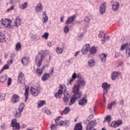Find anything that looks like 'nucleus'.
<instances>
[{
  "instance_id": "nucleus-1",
  "label": "nucleus",
  "mask_w": 130,
  "mask_h": 130,
  "mask_svg": "<svg viewBox=\"0 0 130 130\" xmlns=\"http://www.w3.org/2000/svg\"><path fill=\"white\" fill-rule=\"evenodd\" d=\"M76 78L78 79L77 83V84H75L73 87V91L74 94L71 98L70 101L69 103V106L74 104L76 101H77V99H79L82 97V91H80V89L81 88H83V87L86 86V81H85L84 78L82 77V75L80 73L77 74L76 73L73 74L72 78L70 80H68V85H72V83L75 81Z\"/></svg>"
},
{
  "instance_id": "nucleus-2",
  "label": "nucleus",
  "mask_w": 130,
  "mask_h": 130,
  "mask_svg": "<svg viewBox=\"0 0 130 130\" xmlns=\"http://www.w3.org/2000/svg\"><path fill=\"white\" fill-rule=\"evenodd\" d=\"M45 58V53H44V51H42L38 53L36 57V62L38 68H40V67H41V64H42V61H43V59Z\"/></svg>"
},
{
  "instance_id": "nucleus-3",
  "label": "nucleus",
  "mask_w": 130,
  "mask_h": 130,
  "mask_svg": "<svg viewBox=\"0 0 130 130\" xmlns=\"http://www.w3.org/2000/svg\"><path fill=\"white\" fill-rule=\"evenodd\" d=\"M12 24V20L9 19H2L0 22V28H7L8 29H11V25Z\"/></svg>"
},
{
  "instance_id": "nucleus-4",
  "label": "nucleus",
  "mask_w": 130,
  "mask_h": 130,
  "mask_svg": "<svg viewBox=\"0 0 130 130\" xmlns=\"http://www.w3.org/2000/svg\"><path fill=\"white\" fill-rule=\"evenodd\" d=\"M30 92L32 96H38L39 93L41 92V87L39 86L30 88Z\"/></svg>"
},
{
  "instance_id": "nucleus-5",
  "label": "nucleus",
  "mask_w": 130,
  "mask_h": 130,
  "mask_svg": "<svg viewBox=\"0 0 130 130\" xmlns=\"http://www.w3.org/2000/svg\"><path fill=\"white\" fill-rule=\"evenodd\" d=\"M96 120H93L90 121L86 125V130H96L94 128L95 127V125H96Z\"/></svg>"
},
{
  "instance_id": "nucleus-6",
  "label": "nucleus",
  "mask_w": 130,
  "mask_h": 130,
  "mask_svg": "<svg viewBox=\"0 0 130 130\" xmlns=\"http://www.w3.org/2000/svg\"><path fill=\"white\" fill-rule=\"evenodd\" d=\"M102 87L104 89L103 95H107V92H108V89H110V84H108L107 82L102 83Z\"/></svg>"
},
{
  "instance_id": "nucleus-7",
  "label": "nucleus",
  "mask_w": 130,
  "mask_h": 130,
  "mask_svg": "<svg viewBox=\"0 0 130 130\" xmlns=\"http://www.w3.org/2000/svg\"><path fill=\"white\" fill-rule=\"evenodd\" d=\"M121 124H122V120L118 119V120L112 122L110 126L111 127H117V126H119Z\"/></svg>"
},
{
  "instance_id": "nucleus-8",
  "label": "nucleus",
  "mask_w": 130,
  "mask_h": 130,
  "mask_svg": "<svg viewBox=\"0 0 130 130\" xmlns=\"http://www.w3.org/2000/svg\"><path fill=\"white\" fill-rule=\"evenodd\" d=\"M11 126L14 128H15V129L19 130L20 128V123H19L17 122V119H14L12 120Z\"/></svg>"
},
{
  "instance_id": "nucleus-9",
  "label": "nucleus",
  "mask_w": 130,
  "mask_h": 130,
  "mask_svg": "<svg viewBox=\"0 0 130 130\" xmlns=\"http://www.w3.org/2000/svg\"><path fill=\"white\" fill-rule=\"evenodd\" d=\"M18 82L20 84H23L25 83V75L24 73L20 72L18 76Z\"/></svg>"
},
{
  "instance_id": "nucleus-10",
  "label": "nucleus",
  "mask_w": 130,
  "mask_h": 130,
  "mask_svg": "<svg viewBox=\"0 0 130 130\" xmlns=\"http://www.w3.org/2000/svg\"><path fill=\"white\" fill-rule=\"evenodd\" d=\"M86 98H87L86 95H85L84 98H81L78 102L79 105H81V106H85V105L88 103V100H87Z\"/></svg>"
},
{
  "instance_id": "nucleus-11",
  "label": "nucleus",
  "mask_w": 130,
  "mask_h": 130,
  "mask_svg": "<svg viewBox=\"0 0 130 130\" xmlns=\"http://www.w3.org/2000/svg\"><path fill=\"white\" fill-rule=\"evenodd\" d=\"M106 2H104L101 5L100 7V13L101 15H103L105 13L106 11Z\"/></svg>"
},
{
  "instance_id": "nucleus-12",
  "label": "nucleus",
  "mask_w": 130,
  "mask_h": 130,
  "mask_svg": "<svg viewBox=\"0 0 130 130\" xmlns=\"http://www.w3.org/2000/svg\"><path fill=\"white\" fill-rule=\"evenodd\" d=\"M63 95V101H64V103H68V102H69V99H70V94L67 89L64 90Z\"/></svg>"
},
{
  "instance_id": "nucleus-13",
  "label": "nucleus",
  "mask_w": 130,
  "mask_h": 130,
  "mask_svg": "<svg viewBox=\"0 0 130 130\" xmlns=\"http://www.w3.org/2000/svg\"><path fill=\"white\" fill-rule=\"evenodd\" d=\"M89 50H90V44L85 45L81 50L82 54H84V55L87 54Z\"/></svg>"
},
{
  "instance_id": "nucleus-14",
  "label": "nucleus",
  "mask_w": 130,
  "mask_h": 130,
  "mask_svg": "<svg viewBox=\"0 0 130 130\" xmlns=\"http://www.w3.org/2000/svg\"><path fill=\"white\" fill-rule=\"evenodd\" d=\"M76 18H77V16H76V15H73L72 16H70L66 20V24H73V23L75 22Z\"/></svg>"
},
{
  "instance_id": "nucleus-15",
  "label": "nucleus",
  "mask_w": 130,
  "mask_h": 130,
  "mask_svg": "<svg viewBox=\"0 0 130 130\" xmlns=\"http://www.w3.org/2000/svg\"><path fill=\"white\" fill-rule=\"evenodd\" d=\"M119 9V3L117 2H115L113 3L112 5V9L114 12H116Z\"/></svg>"
},
{
  "instance_id": "nucleus-16",
  "label": "nucleus",
  "mask_w": 130,
  "mask_h": 130,
  "mask_svg": "<svg viewBox=\"0 0 130 130\" xmlns=\"http://www.w3.org/2000/svg\"><path fill=\"white\" fill-rule=\"evenodd\" d=\"M43 10V6H42V4H41V3L38 4L36 6V13H40V12H42Z\"/></svg>"
},
{
  "instance_id": "nucleus-17",
  "label": "nucleus",
  "mask_w": 130,
  "mask_h": 130,
  "mask_svg": "<svg viewBox=\"0 0 130 130\" xmlns=\"http://www.w3.org/2000/svg\"><path fill=\"white\" fill-rule=\"evenodd\" d=\"M89 51L90 54H92V55H94V54H96V53H97V47L95 46H92L89 48Z\"/></svg>"
},
{
  "instance_id": "nucleus-18",
  "label": "nucleus",
  "mask_w": 130,
  "mask_h": 130,
  "mask_svg": "<svg viewBox=\"0 0 130 130\" xmlns=\"http://www.w3.org/2000/svg\"><path fill=\"white\" fill-rule=\"evenodd\" d=\"M19 101H20V97H19V95L17 94H14L12 98V103H17V102H19Z\"/></svg>"
},
{
  "instance_id": "nucleus-19",
  "label": "nucleus",
  "mask_w": 130,
  "mask_h": 130,
  "mask_svg": "<svg viewBox=\"0 0 130 130\" xmlns=\"http://www.w3.org/2000/svg\"><path fill=\"white\" fill-rule=\"evenodd\" d=\"M25 102L28 100V97L29 96V86L28 85H25Z\"/></svg>"
},
{
  "instance_id": "nucleus-20",
  "label": "nucleus",
  "mask_w": 130,
  "mask_h": 130,
  "mask_svg": "<svg viewBox=\"0 0 130 130\" xmlns=\"http://www.w3.org/2000/svg\"><path fill=\"white\" fill-rule=\"evenodd\" d=\"M99 57L101 58L102 62H106V57H107V54L105 53H102L99 55Z\"/></svg>"
},
{
  "instance_id": "nucleus-21",
  "label": "nucleus",
  "mask_w": 130,
  "mask_h": 130,
  "mask_svg": "<svg viewBox=\"0 0 130 130\" xmlns=\"http://www.w3.org/2000/svg\"><path fill=\"white\" fill-rule=\"evenodd\" d=\"M45 69V66H43L40 69H37L36 74L38 76H41L43 74V70Z\"/></svg>"
},
{
  "instance_id": "nucleus-22",
  "label": "nucleus",
  "mask_w": 130,
  "mask_h": 130,
  "mask_svg": "<svg viewBox=\"0 0 130 130\" xmlns=\"http://www.w3.org/2000/svg\"><path fill=\"white\" fill-rule=\"evenodd\" d=\"M21 62L23 66L28 64V62H29V58H28V57H23L21 59Z\"/></svg>"
},
{
  "instance_id": "nucleus-23",
  "label": "nucleus",
  "mask_w": 130,
  "mask_h": 130,
  "mask_svg": "<svg viewBox=\"0 0 130 130\" xmlns=\"http://www.w3.org/2000/svg\"><path fill=\"white\" fill-rule=\"evenodd\" d=\"M74 130H83V126L82 124L77 123L74 127Z\"/></svg>"
},
{
  "instance_id": "nucleus-24",
  "label": "nucleus",
  "mask_w": 130,
  "mask_h": 130,
  "mask_svg": "<svg viewBox=\"0 0 130 130\" xmlns=\"http://www.w3.org/2000/svg\"><path fill=\"white\" fill-rule=\"evenodd\" d=\"M61 95H62V90L59 89L58 92L55 93V97H56L57 99H60Z\"/></svg>"
},
{
  "instance_id": "nucleus-25",
  "label": "nucleus",
  "mask_w": 130,
  "mask_h": 130,
  "mask_svg": "<svg viewBox=\"0 0 130 130\" xmlns=\"http://www.w3.org/2000/svg\"><path fill=\"white\" fill-rule=\"evenodd\" d=\"M49 78H50V76L48 73H45L42 77V81H44L45 82L46 80H48Z\"/></svg>"
},
{
  "instance_id": "nucleus-26",
  "label": "nucleus",
  "mask_w": 130,
  "mask_h": 130,
  "mask_svg": "<svg viewBox=\"0 0 130 130\" xmlns=\"http://www.w3.org/2000/svg\"><path fill=\"white\" fill-rule=\"evenodd\" d=\"M42 16H43V19L44 20L43 22L44 23H46V22L48 21V17H47V15L46 14V11H44L43 12Z\"/></svg>"
},
{
  "instance_id": "nucleus-27",
  "label": "nucleus",
  "mask_w": 130,
  "mask_h": 130,
  "mask_svg": "<svg viewBox=\"0 0 130 130\" xmlns=\"http://www.w3.org/2000/svg\"><path fill=\"white\" fill-rule=\"evenodd\" d=\"M18 7L19 9H21V10H25L27 7H28V3L27 2L24 3L23 4H19L18 5Z\"/></svg>"
},
{
  "instance_id": "nucleus-28",
  "label": "nucleus",
  "mask_w": 130,
  "mask_h": 130,
  "mask_svg": "<svg viewBox=\"0 0 130 130\" xmlns=\"http://www.w3.org/2000/svg\"><path fill=\"white\" fill-rule=\"evenodd\" d=\"M119 76V73L118 72H113L112 74V79L115 80V79L118 78Z\"/></svg>"
},
{
  "instance_id": "nucleus-29",
  "label": "nucleus",
  "mask_w": 130,
  "mask_h": 130,
  "mask_svg": "<svg viewBox=\"0 0 130 130\" xmlns=\"http://www.w3.org/2000/svg\"><path fill=\"white\" fill-rule=\"evenodd\" d=\"M70 107H66L62 111L61 115H64L66 114H68L69 112H70Z\"/></svg>"
},
{
  "instance_id": "nucleus-30",
  "label": "nucleus",
  "mask_w": 130,
  "mask_h": 130,
  "mask_svg": "<svg viewBox=\"0 0 130 130\" xmlns=\"http://www.w3.org/2000/svg\"><path fill=\"white\" fill-rule=\"evenodd\" d=\"M6 40L5 39V34L0 31V42H5Z\"/></svg>"
},
{
  "instance_id": "nucleus-31",
  "label": "nucleus",
  "mask_w": 130,
  "mask_h": 130,
  "mask_svg": "<svg viewBox=\"0 0 130 130\" xmlns=\"http://www.w3.org/2000/svg\"><path fill=\"white\" fill-rule=\"evenodd\" d=\"M21 114H22V112L19 111V110H16V112L14 114L15 117L19 118L21 117Z\"/></svg>"
},
{
  "instance_id": "nucleus-32",
  "label": "nucleus",
  "mask_w": 130,
  "mask_h": 130,
  "mask_svg": "<svg viewBox=\"0 0 130 130\" xmlns=\"http://www.w3.org/2000/svg\"><path fill=\"white\" fill-rule=\"evenodd\" d=\"M20 24H21V19H20L19 17H17L15 19V25L16 27H18V26H20Z\"/></svg>"
},
{
  "instance_id": "nucleus-33",
  "label": "nucleus",
  "mask_w": 130,
  "mask_h": 130,
  "mask_svg": "<svg viewBox=\"0 0 130 130\" xmlns=\"http://www.w3.org/2000/svg\"><path fill=\"white\" fill-rule=\"evenodd\" d=\"M21 43L20 42H18L16 44V47H15V50L16 51H19L20 50H21Z\"/></svg>"
},
{
  "instance_id": "nucleus-34",
  "label": "nucleus",
  "mask_w": 130,
  "mask_h": 130,
  "mask_svg": "<svg viewBox=\"0 0 130 130\" xmlns=\"http://www.w3.org/2000/svg\"><path fill=\"white\" fill-rule=\"evenodd\" d=\"M127 46H128V43H125L123 45H122L121 46V48L120 49V50H121V51H123V50H124L125 49H126V48H127Z\"/></svg>"
},
{
  "instance_id": "nucleus-35",
  "label": "nucleus",
  "mask_w": 130,
  "mask_h": 130,
  "mask_svg": "<svg viewBox=\"0 0 130 130\" xmlns=\"http://www.w3.org/2000/svg\"><path fill=\"white\" fill-rule=\"evenodd\" d=\"M45 104V101H40L38 103V108L41 107V106H43Z\"/></svg>"
},
{
  "instance_id": "nucleus-36",
  "label": "nucleus",
  "mask_w": 130,
  "mask_h": 130,
  "mask_svg": "<svg viewBox=\"0 0 130 130\" xmlns=\"http://www.w3.org/2000/svg\"><path fill=\"white\" fill-rule=\"evenodd\" d=\"M7 76L6 75H3L0 78V82L1 83H4L7 81Z\"/></svg>"
},
{
  "instance_id": "nucleus-37",
  "label": "nucleus",
  "mask_w": 130,
  "mask_h": 130,
  "mask_svg": "<svg viewBox=\"0 0 130 130\" xmlns=\"http://www.w3.org/2000/svg\"><path fill=\"white\" fill-rule=\"evenodd\" d=\"M24 107H25V105H24V104L22 103L19 105V108L17 110L22 112V111H23V110H24Z\"/></svg>"
},
{
  "instance_id": "nucleus-38",
  "label": "nucleus",
  "mask_w": 130,
  "mask_h": 130,
  "mask_svg": "<svg viewBox=\"0 0 130 130\" xmlns=\"http://www.w3.org/2000/svg\"><path fill=\"white\" fill-rule=\"evenodd\" d=\"M108 121V123L109 124L111 121V117L109 115H108L106 117V118H105V120L104 121Z\"/></svg>"
},
{
  "instance_id": "nucleus-39",
  "label": "nucleus",
  "mask_w": 130,
  "mask_h": 130,
  "mask_svg": "<svg viewBox=\"0 0 130 130\" xmlns=\"http://www.w3.org/2000/svg\"><path fill=\"white\" fill-rule=\"evenodd\" d=\"M95 64V61L93 59L89 60L88 61V66L89 67H93Z\"/></svg>"
},
{
  "instance_id": "nucleus-40",
  "label": "nucleus",
  "mask_w": 130,
  "mask_h": 130,
  "mask_svg": "<svg viewBox=\"0 0 130 130\" xmlns=\"http://www.w3.org/2000/svg\"><path fill=\"white\" fill-rule=\"evenodd\" d=\"M56 52L57 54H61V53H62V49H61V48L57 47L56 49Z\"/></svg>"
},
{
  "instance_id": "nucleus-41",
  "label": "nucleus",
  "mask_w": 130,
  "mask_h": 130,
  "mask_svg": "<svg viewBox=\"0 0 130 130\" xmlns=\"http://www.w3.org/2000/svg\"><path fill=\"white\" fill-rule=\"evenodd\" d=\"M57 125H60L61 126H63L64 125V121H59L57 123H56Z\"/></svg>"
},
{
  "instance_id": "nucleus-42",
  "label": "nucleus",
  "mask_w": 130,
  "mask_h": 130,
  "mask_svg": "<svg viewBox=\"0 0 130 130\" xmlns=\"http://www.w3.org/2000/svg\"><path fill=\"white\" fill-rule=\"evenodd\" d=\"M54 73V68H52L51 69L49 70V73H48V74L50 77H51L53 75Z\"/></svg>"
},
{
  "instance_id": "nucleus-43",
  "label": "nucleus",
  "mask_w": 130,
  "mask_h": 130,
  "mask_svg": "<svg viewBox=\"0 0 130 130\" xmlns=\"http://www.w3.org/2000/svg\"><path fill=\"white\" fill-rule=\"evenodd\" d=\"M9 68L10 67L8 64H5L1 69V73H2V72H3V71H5V70H9Z\"/></svg>"
},
{
  "instance_id": "nucleus-44",
  "label": "nucleus",
  "mask_w": 130,
  "mask_h": 130,
  "mask_svg": "<svg viewBox=\"0 0 130 130\" xmlns=\"http://www.w3.org/2000/svg\"><path fill=\"white\" fill-rule=\"evenodd\" d=\"M126 56L129 57L130 56V49L129 48H126Z\"/></svg>"
},
{
  "instance_id": "nucleus-45",
  "label": "nucleus",
  "mask_w": 130,
  "mask_h": 130,
  "mask_svg": "<svg viewBox=\"0 0 130 130\" xmlns=\"http://www.w3.org/2000/svg\"><path fill=\"white\" fill-rule=\"evenodd\" d=\"M70 124H71V122H70V121L69 120L64 121V125L67 127H68V126H70Z\"/></svg>"
},
{
  "instance_id": "nucleus-46",
  "label": "nucleus",
  "mask_w": 130,
  "mask_h": 130,
  "mask_svg": "<svg viewBox=\"0 0 130 130\" xmlns=\"http://www.w3.org/2000/svg\"><path fill=\"white\" fill-rule=\"evenodd\" d=\"M14 9H15V7L14 6H12L7 9V13H10V12H12V11H14Z\"/></svg>"
},
{
  "instance_id": "nucleus-47",
  "label": "nucleus",
  "mask_w": 130,
  "mask_h": 130,
  "mask_svg": "<svg viewBox=\"0 0 130 130\" xmlns=\"http://www.w3.org/2000/svg\"><path fill=\"white\" fill-rule=\"evenodd\" d=\"M57 128V125L53 124L50 126V129L51 130L56 129Z\"/></svg>"
},
{
  "instance_id": "nucleus-48",
  "label": "nucleus",
  "mask_w": 130,
  "mask_h": 130,
  "mask_svg": "<svg viewBox=\"0 0 130 130\" xmlns=\"http://www.w3.org/2000/svg\"><path fill=\"white\" fill-rule=\"evenodd\" d=\"M6 98V94L2 93L0 94V101L3 100H5V98Z\"/></svg>"
},
{
  "instance_id": "nucleus-49",
  "label": "nucleus",
  "mask_w": 130,
  "mask_h": 130,
  "mask_svg": "<svg viewBox=\"0 0 130 130\" xmlns=\"http://www.w3.org/2000/svg\"><path fill=\"white\" fill-rule=\"evenodd\" d=\"M94 117V115L93 114H91L89 115V116L87 118V121H90V120H91V119H93Z\"/></svg>"
},
{
  "instance_id": "nucleus-50",
  "label": "nucleus",
  "mask_w": 130,
  "mask_h": 130,
  "mask_svg": "<svg viewBox=\"0 0 130 130\" xmlns=\"http://www.w3.org/2000/svg\"><path fill=\"white\" fill-rule=\"evenodd\" d=\"M105 36V34L104 33V32H103V31H100V33L99 34V38H102Z\"/></svg>"
},
{
  "instance_id": "nucleus-51",
  "label": "nucleus",
  "mask_w": 130,
  "mask_h": 130,
  "mask_svg": "<svg viewBox=\"0 0 130 130\" xmlns=\"http://www.w3.org/2000/svg\"><path fill=\"white\" fill-rule=\"evenodd\" d=\"M1 127L2 129H6L7 128V125L5 123H2L1 125Z\"/></svg>"
},
{
  "instance_id": "nucleus-52",
  "label": "nucleus",
  "mask_w": 130,
  "mask_h": 130,
  "mask_svg": "<svg viewBox=\"0 0 130 130\" xmlns=\"http://www.w3.org/2000/svg\"><path fill=\"white\" fill-rule=\"evenodd\" d=\"M103 39H104L105 41H108V40L110 39V38L109 37V36L105 35V36L103 37Z\"/></svg>"
},
{
  "instance_id": "nucleus-53",
  "label": "nucleus",
  "mask_w": 130,
  "mask_h": 130,
  "mask_svg": "<svg viewBox=\"0 0 130 130\" xmlns=\"http://www.w3.org/2000/svg\"><path fill=\"white\" fill-rule=\"evenodd\" d=\"M48 36H49V35H48V33L47 32H45L42 36V38H45L46 39H47V38H48Z\"/></svg>"
},
{
  "instance_id": "nucleus-54",
  "label": "nucleus",
  "mask_w": 130,
  "mask_h": 130,
  "mask_svg": "<svg viewBox=\"0 0 130 130\" xmlns=\"http://www.w3.org/2000/svg\"><path fill=\"white\" fill-rule=\"evenodd\" d=\"M69 31H70V28H69V26H66L64 28V32L65 33H69Z\"/></svg>"
},
{
  "instance_id": "nucleus-55",
  "label": "nucleus",
  "mask_w": 130,
  "mask_h": 130,
  "mask_svg": "<svg viewBox=\"0 0 130 130\" xmlns=\"http://www.w3.org/2000/svg\"><path fill=\"white\" fill-rule=\"evenodd\" d=\"M7 82H8V86H10L12 83V78H9Z\"/></svg>"
},
{
  "instance_id": "nucleus-56",
  "label": "nucleus",
  "mask_w": 130,
  "mask_h": 130,
  "mask_svg": "<svg viewBox=\"0 0 130 130\" xmlns=\"http://www.w3.org/2000/svg\"><path fill=\"white\" fill-rule=\"evenodd\" d=\"M90 17H88V16H86V17L85 18V19H84V21H85V22H89V21H90Z\"/></svg>"
},
{
  "instance_id": "nucleus-57",
  "label": "nucleus",
  "mask_w": 130,
  "mask_h": 130,
  "mask_svg": "<svg viewBox=\"0 0 130 130\" xmlns=\"http://www.w3.org/2000/svg\"><path fill=\"white\" fill-rule=\"evenodd\" d=\"M119 105L121 106H123V105H124V101H123V100H121L119 102Z\"/></svg>"
},
{
  "instance_id": "nucleus-58",
  "label": "nucleus",
  "mask_w": 130,
  "mask_h": 130,
  "mask_svg": "<svg viewBox=\"0 0 130 130\" xmlns=\"http://www.w3.org/2000/svg\"><path fill=\"white\" fill-rule=\"evenodd\" d=\"M61 117H61V116L57 117L55 120V122L57 123V122L59 121V119H60V118H61Z\"/></svg>"
},
{
  "instance_id": "nucleus-59",
  "label": "nucleus",
  "mask_w": 130,
  "mask_h": 130,
  "mask_svg": "<svg viewBox=\"0 0 130 130\" xmlns=\"http://www.w3.org/2000/svg\"><path fill=\"white\" fill-rule=\"evenodd\" d=\"M13 59H11L10 60H9L7 61V63L8 64H12V63H13Z\"/></svg>"
},
{
  "instance_id": "nucleus-60",
  "label": "nucleus",
  "mask_w": 130,
  "mask_h": 130,
  "mask_svg": "<svg viewBox=\"0 0 130 130\" xmlns=\"http://www.w3.org/2000/svg\"><path fill=\"white\" fill-rule=\"evenodd\" d=\"M45 113H46V114H47L48 115H49V114H50V111L48 109H46L45 111Z\"/></svg>"
},
{
  "instance_id": "nucleus-61",
  "label": "nucleus",
  "mask_w": 130,
  "mask_h": 130,
  "mask_svg": "<svg viewBox=\"0 0 130 130\" xmlns=\"http://www.w3.org/2000/svg\"><path fill=\"white\" fill-rule=\"evenodd\" d=\"M68 62H69V63H70V64L73 63V59H70L68 60Z\"/></svg>"
},
{
  "instance_id": "nucleus-62",
  "label": "nucleus",
  "mask_w": 130,
  "mask_h": 130,
  "mask_svg": "<svg viewBox=\"0 0 130 130\" xmlns=\"http://www.w3.org/2000/svg\"><path fill=\"white\" fill-rule=\"evenodd\" d=\"M110 104H111L112 106H113V105H116V101H113Z\"/></svg>"
},
{
  "instance_id": "nucleus-63",
  "label": "nucleus",
  "mask_w": 130,
  "mask_h": 130,
  "mask_svg": "<svg viewBox=\"0 0 130 130\" xmlns=\"http://www.w3.org/2000/svg\"><path fill=\"white\" fill-rule=\"evenodd\" d=\"M120 54H119V53L117 52L115 53V57H118L119 56Z\"/></svg>"
},
{
  "instance_id": "nucleus-64",
  "label": "nucleus",
  "mask_w": 130,
  "mask_h": 130,
  "mask_svg": "<svg viewBox=\"0 0 130 130\" xmlns=\"http://www.w3.org/2000/svg\"><path fill=\"white\" fill-rule=\"evenodd\" d=\"M111 108H112V105L111 104H110L108 106V109H111Z\"/></svg>"
}]
</instances>
